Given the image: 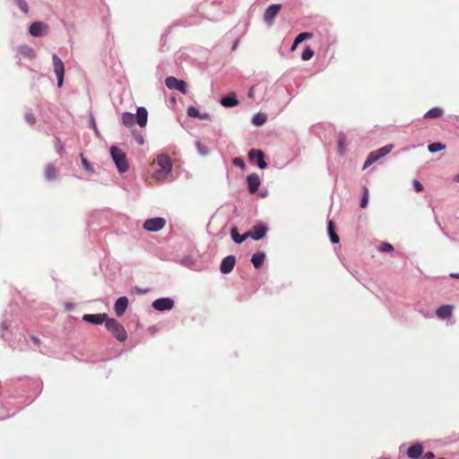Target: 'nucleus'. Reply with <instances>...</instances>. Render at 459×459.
<instances>
[{
	"label": "nucleus",
	"instance_id": "nucleus-1",
	"mask_svg": "<svg viewBox=\"0 0 459 459\" xmlns=\"http://www.w3.org/2000/svg\"><path fill=\"white\" fill-rule=\"evenodd\" d=\"M156 164L159 167L153 173L157 180H164L172 170L171 159L167 154H160L156 159Z\"/></svg>",
	"mask_w": 459,
	"mask_h": 459
},
{
	"label": "nucleus",
	"instance_id": "nucleus-2",
	"mask_svg": "<svg viewBox=\"0 0 459 459\" xmlns=\"http://www.w3.org/2000/svg\"><path fill=\"white\" fill-rule=\"evenodd\" d=\"M105 325L107 330L111 333L114 338L118 342H123L127 339V333L125 327L115 318H108Z\"/></svg>",
	"mask_w": 459,
	"mask_h": 459
},
{
	"label": "nucleus",
	"instance_id": "nucleus-3",
	"mask_svg": "<svg viewBox=\"0 0 459 459\" xmlns=\"http://www.w3.org/2000/svg\"><path fill=\"white\" fill-rule=\"evenodd\" d=\"M110 155L118 172L125 173L128 170L129 166L126 160V156L122 150H120L117 146H112L110 148Z\"/></svg>",
	"mask_w": 459,
	"mask_h": 459
},
{
	"label": "nucleus",
	"instance_id": "nucleus-4",
	"mask_svg": "<svg viewBox=\"0 0 459 459\" xmlns=\"http://www.w3.org/2000/svg\"><path fill=\"white\" fill-rule=\"evenodd\" d=\"M393 148H394L393 144H386L376 151L369 152V154L368 155V157L364 162L363 169H367L368 167L371 166L373 163H375L381 158L387 155L393 150Z\"/></svg>",
	"mask_w": 459,
	"mask_h": 459
},
{
	"label": "nucleus",
	"instance_id": "nucleus-5",
	"mask_svg": "<svg viewBox=\"0 0 459 459\" xmlns=\"http://www.w3.org/2000/svg\"><path fill=\"white\" fill-rule=\"evenodd\" d=\"M52 61L54 73L57 78V87L61 88L64 82L65 65L61 58L56 54L52 55Z\"/></svg>",
	"mask_w": 459,
	"mask_h": 459
},
{
	"label": "nucleus",
	"instance_id": "nucleus-6",
	"mask_svg": "<svg viewBox=\"0 0 459 459\" xmlns=\"http://www.w3.org/2000/svg\"><path fill=\"white\" fill-rule=\"evenodd\" d=\"M166 225V220L162 217L148 219L143 222V229L147 231L157 232L162 230Z\"/></svg>",
	"mask_w": 459,
	"mask_h": 459
},
{
	"label": "nucleus",
	"instance_id": "nucleus-7",
	"mask_svg": "<svg viewBox=\"0 0 459 459\" xmlns=\"http://www.w3.org/2000/svg\"><path fill=\"white\" fill-rule=\"evenodd\" d=\"M281 4H271L265 9V12L264 13V21L268 27H271L273 24L274 19L281 11Z\"/></svg>",
	"mask_w": 459,
	"mask_h": 459
},
{
	"label": "nucleus",
	"instance_id": "nucleus-8",
	"mask_svg": "<svg viewBox=\"0 0 459 459\" xmlns=\"http://www.w3.org/2000/svg\"><path fill=\"white\" fill-rule=\"evenodd\" d=\"M268 228L264 223H256L252 229L247 231L248 238H251L253 240H260L262 239L267 233Z\"/></svg>",
	"mask_w": 459,
	"mask_h": 459
},
{
	"label": "nucleus",
	"instance_id": "nucleus-9",
	"mask_svg": "<svg viewBox=\"0 0 459 459\" xmlns=\"http://www.w3.org/2000/svg\"><path fill=\"white\" fill-rule=\"evenodd\" d=\"M165 83L169 90H177L182 93L186 92L187 85L186 82L178 80L174 76L167 77L165 80Z\"/></svg>",
	"mask_w": 459,
	"mask_h": 459
},
{
	"label": "nucleus",
	"instance_id": "nucleus-10",
	"mask_svg": "<svg viewBox=\"0 0 459 459\" xmlns=\"http://www.w3.org/2000/svg\"><path fill=\"white\" fill-rule=\"evenodd\" d=\"M174 307V300L170 298H160L152 302V307L158 311L170 310Z\"/></svg>",
	"mask_w": 459,
	"mask_h": 459
},
{
	"label": "nucleus",
	"instance_id": "nucleus-11",
	"mask_svg": "<svg viewBox=\"0 0 459 459\" xmlns=\"http://www.w3.org/2000/svg\"><path fill=\"white\" fill-rule=\"evenodd\" d=\"M248 158L251 160H255L257 167L261 169L267 167V163L264 160V153L261 150H250L248 152Z\"/></svg>",
	"mask_w": 459,
	"mask_h": 459
},
{
	"label": "nucleus",
	"instance_id": "nucleus-12",
	"mask_svg": "<svg viewBox=\"0 0 459 459\" xmlns=\"http://www.w3.org/2000/svg\"><path fill=\"white\" fill-rule=\"evenodd\" d=\"M48 25L42 22H34L29 28V32L33 37H40L47 34Z\"/></svg>",
	"mask_w": 459,
	"mask_h": 459
},
{
	"label": "nucleus",
	"instance_id": "nucleus-13",
	"mask_svg": "<svg viewBox=\"0 0 459 459\" xmlns=\"http://www.w3.org/2000/svg\"><path fill=\"white\" fill-rule=\"evenodd\" d=\"M235 264H236L235 256L231 255H228L222 259L221 265H220V270L222 273L228 274L233 270Z\"/></svg>",
	"mask_w": 459,
	"mask_h": 459
},
{
	"label": "nucleus",
	"instance_id": "nucleus-14",
	"mask_svg": "<svg viewBox=\"0 0 459 459\" xmlns=\"http://www.w3.org/2000/svg\"><path fill=\"white\" fill-rule=\"evenodd\" d=\"M108 315L106 313L103 314H85L82 316V320L91 323L93 325H100L103 322L106 323V320L108 319Z\"/></svg>",
	"mask_w": 459,
	"mask_h": 459
},
{
	"label": "nucleus",
	"instance_id": "nucleus-15",
	"mask_svg": "<svg viewBox=\"0 0 459 459\" xmlns=\"http://www.w3.org/2000/svg\"><path fill=\"white\" fill-rule=\"evenodd\" d=\"M128 307V299L125 296L118 298L114 305V310L117 316H122Z\"/></svg>",
	"mask_w": 459,
	"mask_h": 459
},
{
	"label": "nucleus",
	"instance_id": "nucleus-16",
	"mask_svg": "<svg viewBox=\"0 0 459 459\" xmlns=\"http://www.w3.org/2000/svg\"><path fill=\"white\" fill-rule=\"evenodd\" d=\"M247 182L248 191L251 194H255L258 190L260 183H261L259 177L255 173L247 176Z\"/></svg>",
	"mask_w": 459,
	"mask_h": 459
},
{
	"label": "nucleus",
	"instance_id": "nucleus-17",
	"mask_svg": "<svg viewBox=\"0 0 459 459\" xmlns=\"http://www.w3.org/2000/svg\"><path fill=\"white\" fill-rule=\"evenodd\" d=\"M423 453V446L420 443L411 446L407 450V455L411 459H418Z\"/></svg>",
	"mask_w": 459,
	"mask_h": 459
},
{
	"label": "nucleus",
	"instance_id": "nucleus-18",
	"mask_svg": "<svg viewBox=\"0 0 459 459\" xmlns=\"http://www.w3.org/2000/svg\"><path fill=\"white\" fill-rule=\"evenodd\" d=\"M135 116L136 123L141 126H145L148 119V112L147 109L143 107H140L137 108V112Z\"/></svg>",
	"mask_w": 459,
	"mask_h": 459
},
{
	"label": "nucleus",
	"instance_id": "nucleus-19",
	"mask_svg": "<svg viewBox=\"0 0 459 459\" xmlns=\"http://www.w3.org/2000/svg\"><path fill=\"white\" fill-rule=\"evenodd\" d=\"M221 104L226 108H233L238 104V100L234 92H231L225 97L221 98Z\"/></svg>",
	"mask_w": 459,
	"mask_h": 459
},
{
	"label": "nucleus",
	"instance_id": "nucleus-20",
	"mask_svg": "<svg viewBox=\"0 0 459 459\" xmlns=\"http://www.w3.org/2000/svg\"><path fill=\"white\" fill-rule=\"evenodd\" d=\"M454 307L451 305H442L437 311V316L440 319H446L452 316Z\"/></svg>",
	"mask_w": 459,
	"mask_h": 459
},
{
	"label": "nucleus",
	"instance_id": "nucleus-21",
	"mask_svg": "<svg viewBox=\"0 0 459 459\" xmlns=\"http://www.w3.org/2000/svg\"><path fill=\"white\" fill-rule=\"evenodd\" d=\"M18 52L25 57L34 59L37 55L35 50L28 45H21L18 47Z\"/></svg>",
	"mask_w": 459,
	"mask_h": 459
},
{
	"label": "nucleus",
	"instance_id": "nucleus-22",
	"mask_svg": "<svg viewBox=\"0 0 459 459\" xmlns=\"http://www.w3.org/2000/svg\"><path fill=\"white\" fill-rule=\"evenodd\" d=\"M57 177V169L53 163H48L45 168V178L48 181L54 180Z\"/></svg>",
	"mask_w": 459,
	"mask_h": 459
},
{
	"label": "nucleus",
	"instance_id": "nucleus-23",
	"mask_svg": "<svg viewBox=\"0 0 459 459\" xmlns=\"http://www.w3.org/2000/svg\"><path fill=\"white\" fill-rule=\"evenodd\" d=\"M265 259L264 252H256L252 255L251 262L255 268L258 269L262 266Z\"/></svg>",
	"mask_w": 459,
	"mask_h": 459
},
{
	"label": "nucleus",
	"instance_id": "nucleus-24",
	"mask_svg": "<svg viewBox=\"0 0 459 459\" xmlns=\"http://www.w3.org/2000/svg\"><path fill=\"white\" fill-rule=\"evenodd\" d=\"M121 119H122L123 125L126 127H130L136 123L134 114L130 113V112H124L122 114Z\"/></svg>",
	"mask_w": 459,
	"mask_h": 459
},
{
	"label": "nucleus",
	"instance_id": "nucleus-25",
	"mask_svg": "<svg viewBox=\"0 0 459 459\" xmlns=\"http://www.w3.org/2000/svg\"><path fill=\"white\" fill-rule=\"evenodd\" d=\"M230 235H231V238L232 240L237 243V244H241L242 242H244L247 238H248V235L249 234H247V232L243 235H239L238 233V230L236 227L232 228L231 230H230Z\"/></svg>",
	"mask_w": 459,
	"mask_h": 459
},
{
	"label": "nucleus",
	"instance_id": "nucleus-26",
	"mask_svg": "<svg viewBox=\"0 0 459 459\" xmlns=\"http://www.w3.org/2000/svg\"><path fill=\"white\" fill-rule=\"evenodd\" d=\"M444 110L441 108H432L423 116L424 118H438L442 117Z\"/></svg>",
	"mask_w": 459,
	"mask_h": 459
},
{
	"label": "nucleus",
	"instance_id": "nucleus-27",
	"mask_svg": "<svg viewBox=\"0 0 459 459\" xmlns=\"http://www.w3.org/2000/svg\"><path fill=\"white\" fill-rule=\"evenodd\" d=\"M327 231L329 234V238L333 244H337L340 242L338 235L334 232V225L332 221H328Z\"/></svg>",
	"mask_w": 459,
	"mask_h": 459
},
{
	"label": "nucleus",
	"instance_id": "nucleus-28",
	"mask_svg": "<svg viewBox=\"0 0 459 459\" xmlns=\"http://www.w3.org/2000/svg\"><path fill=\"white\" fill-rule=\"evenodd\" d=\"M266 120H267V117L265 114L257 113L253 117L252 123H253V125H255L256 126H261L264 124H265Z\"/></svg>",
	"mask_w": 459,
	"mask_h": 459
},
{
	"label": "nucleus",
	"instance_id": "nucleus-29",
	"mask_svg": "<svg viewBox=\"0 0 459 459\" xmlns=\"http://www.w3.org/2000/svg\"><path fill=\"white\" fill-rule=\"evenodd\" d=\"M312 37L311 33L308 32H301L299 33L294 39L293 45L291 47V49H295V48L300 44L303 40L307 39H310Z\"/></svg>",
	"mask_w": 459,
	"mask_h": 459
},
{
	"label": "nucleus",
	"instance_id": "nucleus-30",
	"mask_svg": "<svg viewBox=\"0 0 459 459\" xmlns=\"http://www.w3.org/2000/svg\"><path fill=\"white\" fill-rule=\"evenodd\" d=\"M445 149H446V145L444 143H438V142L431 143L428 145V150L431 153H435V152H437L445 150Z\"/></svg>",
	"mask_w": 459,
	"mask_h": 459
},
{
	"label": "nucleus",
	"instance_id": "nucleus-31",
	"mask_svg": "<svg viewBox=\"0 0 459 459\" xmlns=\"http://www.w3.org/2000/svg\"><path fill=\"white\" fill-rule=\"evenodd\" d=\"M81 161L83 169L89 173V174H94L95 170L92 167V165L88 161V160L83 156L82 153L80 154Z\"/></svg>",
	"mask_w": 459,
	"mask_h": 459
},
{
	"label": "nucleus",
	"instance_id": "nucleus-32",
	"mask_svg": "<svg viewBox=\"0 0 459 459\" xmlns=\"http://www.w3.org/2000/svg\"><path fill=\"white\" fill-rule=\"evenodd\" d=\"M315 52L310 47H307L301 53V58L304 61H307L311 59L314 56Z\"/></svg>",
	"mask_w": 459,
	"mask_h": 459
},
{
	"label": "nucleus",
	"instance_id": "nucleus-33",
	"mask_svg": "<svg viewBox=\"0 0 459 459\" xmlns=\"http://www.w3.org/2000/svg\"><path fill=\"white\" fill-rule=\"evenodd\" d=\"M54 145H55V149H56V152L59 155H63L64 151H65V147H64V144L62 143V142H61L59 137H57V136L55 137Z\"/></svg>",
	"mask_w": 459,
	"mask_h": 459
},
{
	"label": "nucleus",
	"instance_id": "nucleus-34",
	"mask_svg": "<svg viewBox=\"0 0 459 459\" xmlns=\"http://www.w3.org/2000/svg\"><path fill=\"white\" fill-rule=\"evenodd\" d=\"M195 146H196L198 152L201 155L205 156L209 153L208 148L205 145H204L200 141L195 142Z\"/></svg>",
	"mask_w": 459,
	"mask_h": 459
},
{
	"label": "nucleus",
	"instance_id": "nucleus-35",
	"mask_svg": "<svg viewBox=\"0 0 459 459\" xmlns=\"http://www.w3.org/2000/svg\"><path fill=\"white\" fill-rule=\"evenodd\" d=\"M14 3L23 13H28L29 7L24 0H14Z\"/></svg>",
	"mask_w": 459,
	"mask_h": 459
},
{
	"label": "nucleus",
	"instance_id": "nucleus-36",
	"mask_svg": "<svg viewBox=\"0 0 459 459\" xmlns=\"http://www.w3.org/2000/svg\"><path fill=\"white\" fill-rule=\"evenodd\" d=\"M186 114L189 117L197 118L200 116V111L195 107L190 106L186 110Z\"/></svg>",
	"mask_w": 459,
	"mask_h": 459
},
{
	"label": "nucleus",
	"instance_id": "nucleus-37",
	"mask_svg": "<svg viewBox=\"0 0 459 459\" xmlns=\"http://www.w3.org/2000/svg\"><path fill=\"white\" fill-rule=\"evenodd\" d=\"M368 191L367 187H363V195L360 201V207L365 208L368 205Z\"/></svg>",
	"mask_w": 459,
	"mask_h": 459
},
{
	"label": "nucleus",
	"instance_id": "nucleus-38",
	"mask_svg": "<svg viewBox=\"0 0 459 459\" xmlns=\"http://www.w3.org/2000/svg\"><path fill=\"white\" fill-rule=\"evenodd\" d=\"M379 251L381 252H392L394 251V247L391 244L389 243H382L379 247Z\"/></svg>",
	"mask_w": 459,
	"mask_h": 459
},
{
	"label": "nucleus",
	"instance_id": "nucleus-39",
	"mask_svg": "<svg viewBox=\"0 0 459 459\" xmlns=\"http://www.w3.org/2000/svg\"><path fill=\"white\" fill-rule=\"evenodd\" d=\"M232 163L236 166V167H238L240 169H245V162L244 160L241 159V158H234L232 160Z\"/></svg>",
	"mask_w": 459,
	"mask_h": 459
},
{
	"label": "nucleus",
	"instance_id": "nucleus-40",
	"mask_svg": "<svg viewBox=\"0 0 459 459\" xmlns=\"http://www.w3.org/2000/svg\"><path fill=\"white\" fill-rule=\"evenodd\" d=\"M25 120L30 125H34L36 123V117L31 113L25 114Z\"/></svg>",
	"mask_w": 459,
	"mask_h": 459
},
{
	"label": "nucleus",
	"instance_id": "nucleus-41",
	"mask_svg": "<svg viewBox=\"0 0 459 459\" xmlns=\"http://www.w3.org/2000/svg\"><path fill=\"white\" fill-rule=\"evenodd\" d=\"M412 184H413V187L416 192L420 193V192L423 191V186L421 185V183L420 181L414 179Z\"/></svg>",
	"mask_w": 459,
	"mask_h": 459
},
{
	"label": "nucleus",
	"instance_id": "nucleus-42",
	"mask_svg": "<svg viewBox=\"0 0 459 459\" xmlns=\"http://www.w3.org/2000/svg\"><path fill=\"white\" fill-rule=\"evenodd\" d=\"M338 144H339V152H340V153L343 154L344 153V143H343V139L342 138H339Z\"/></svg>",
	"mask_w": 459,
	"mask_h": 459
},
{
	"label": "nucleus",
	"instance_id": "nucleus-43",
	"mask_svg": "<svg viewBox=\"0 0 459 459\" xmlns=\"http://www.w3.org/2000/svg\"><path fill=\"white\" fill-rule=\"evenodd\" d=\"M197 118L207 120V119H210V115L208 113H201L200 112V116H198Z\"/></svg>",
	"mask_w": 459,
	"mask_h": 459
},
{
	"label": "nucleus",
	"instance_id": "nucleus-44",
	"mask_svg": "<svg viewBox=\"0 0 459 459\" xmlns=\"http://www.w3.org/2000/svg\"><path fill=\"white\" fill-rule=\"evenodd\" d=\"M254 94H255V87L252 86L249 91H247V97L249 99H252L254 97Z\"/></svg>",
	"mask_w": 459,
	"mask_h": 459
},
{
	"label": "nucleus",
	"instance_id": "nucleus-45",
	"mask_svg": "<svg viewBox=\"0 0 459 459\" xmlns=\"http://www.w3.org/2000/svg\"><path fill=\"white\" fill-rule=\"evenodd\" d=\"M136 142L138 144L143 145L144 143V139L142 135H138L136 137Z\"/></svg>",
	"mask_w": 459,
	"mask_h": 459
},
{
	"label": "nucleus",
	"instance_id": "nucleus-46",
	"mask_svg": "<svg viewBox=\"0 0 459 459\" xmlns=\"http://www.w3.org/2000/svg\"><path fill=\"white\" fill-rule=\"evenodd\" d=\"M91 126L92 128L95 130V132L97 133V126H96V123H95V120H94V117L92 116H91Z\"/></svg>",
	"mask_w": 459,
	"mask_h": 459
},
{
	"label": "nucleus",
	"instance_id": "nucleus-47",
	"mask_svg": "<svg viewBox=\"0 0 459 459\" xmlns=\"http://www.w3.org/2000/svg\"><path fill=\"white\" fill-rule=\"evenodd\" d=\"M9 325H10V324L7 321H3L2 325H1L2 330L7 329L9 327Z\"/></svg>",
	"mask_w": 459,
	"mask_h": 459
},
{
	"label": "nucleus",
	"instance_id": "nucleus-48",
	"mask_svg": "<svg viewBox=\"0 0 459 459\" xmlns=\"http://www.w3.org/2000/svg\"><path fill=\"white\" fill-rule=\"evenodd\" d=\"M435 455L432 453V452H428L426 455H425V459H432L434 458Z\"/></svg>",
	"mask_w": 459,
	"mask_h": 459
},
{
	"label": "nucleus",
	"instance_id": "nucleus-49",
	"mask_svg": "<svg viewBox=\"0 0 459 459\" xmlns=\"http://www.w3.org/2000/svg\"><path fill=\"white\" fill-rule=\"evenodd\" d=\"M30 338H31V340L33 341V342H34L36 345H39V344L40 340H39L38 337H36V336H31Z\"/></svg>",
	"mask_w": 459,
	"mask_h": 459
},
{
	"label": "nucleus",
	"instance_id": "nucleus-50",
	"mask_svg": "<svg viewBox=\"0 0 459 459\" xmlns=\"http://www.w3.org/2000/svg\"><path fill=\"white\" fill-rule=\"evenodd\" d=\"M449 276L451 278L459 279V273H450Z\"/></svg>",
	"mask_w": 459,
	"mask_h": 459
},
{
	"label": "nucleus",
	"instance_id": "nucleus-51",
	"mask_svg": "<svg viewBox=\"0 0 459 459\" xmlns=\"http://www.w3.org/2000/svg\"><path fill=\"white\" fill-rule=\"evenodd\" d=\"M454 180L459 183V173L455 177Z\"/></svg>",
	"mask_w": 459,
	"mask_h": 459
},
{
	"label": "nucleus",
	"instance_id": "nucleus-52",
	"mask_svg": "<svg viewBox=\"0 0 459 459\" xmlns=\"http://www.w3.org/2000/svg\"><path fill=\"white\" fill-rule=\"evenodd\" d=\"M139 293H146L147 290H137Z\"/></svg>",
	"mask_w": 459,
	"mask_h": 459
},
{
	"label": "nucleus",
	"instance_id": "nucleus-53",
	"mask_svg": "<svg viewBox=\"0 0 459 459\" xmlns=\"http://www.w3.org/2000/svg\"><path fill=\"white\" fill-rule=\"evenodd\" d=\"M265 195H266V193H265V192H262V193L260 194V196H263V197H264V196H265Z\"/></svg>",
	"mask_w": 459,
	"mask_h": 459
},
{
	"label": "nucleus",
	"instance_id": "nucleus-54",
	"mask_svg": "<svg viewBox=\"0 0 459 459\" xmlns=\"http://www.w3.org/2000/svg\"><path fill=\"white\" fill-rule=\"evenodd\" d=\"M439 459H446V458H439Z\"/></svg>",
	"mask_w": 459,
	"mask_h": 459
}]
</instances>
